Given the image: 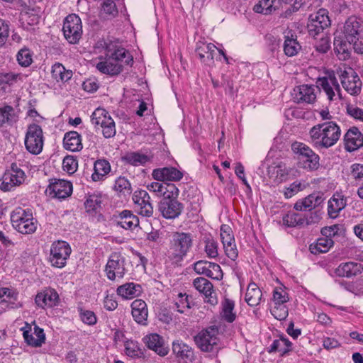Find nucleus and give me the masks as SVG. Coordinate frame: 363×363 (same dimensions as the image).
<instances>
[{
    "label": "nucleus",
    "mask_w": 363,
    "mask_h": 363,
    "mask_svg": "<svg viewBox=\"0 0 363 363\" xmlns=\"http://www.w3.org/2000/svg\"><path fill=\"white\" fill-rule=\"evenodd\" d=\"M318 86L303 84L294 89V99L297 103L313 104L316 99L318 88L322 89L330 101L335 99L336 93L340 98V87L334 72H328L326 77L317 81Z\"/></svg>",
    "instance_id": "f257e3e1"
},
{
    "label": "nucleus",
    "mask_w": 363,
    "mask_h": 363,
    "mask_svg": "<svg viewBox=\"0 0 363 363\" xmlns=\"http://www.w3.org/2000/svg\"><path fill=\"white\" fill-rule=\"evenodd\" d=\"M309 142L318 150L328 149L340 140L341 130L333 121H327L313 126L308 133Z\"/></svg>",
    "instance_id": "f03ea898"
},
{
    "label": "nucleus",
    "mask_w": 363,
    "mask_h": 363,
    "mask_svg": "<svg viewBox=\"0 0 363 363\" xmlns=\"http://www.w3.org/2000/svg\"><path fill=\"white\" fill-rule=\"evenodd\" d=\"M342 32L345 39L352 45L354 51L363 53V21L350 16L345 21Z\"/></svg>",
    "instance_id": "7ed1b4c3"
},
{
    "label": "nucleus",
    "mask_w": 363,
    "mask_h": 363,
    "mask_svg": "<svg viewBox=\"0 0 363 363\" xmlns=\"http://www.w3.org/2000/svg\"><path fill=\"white\" fill-rule=\"evenodd\" d=\"M291 150L297 156L298 164L301 167L308 170H316L319 167L320 157L307 145L295 142L291 145Z\"/></svg>",
    "instance_id": "20e7f679"
},
{
    "label": "nucleus",
    "mask_w": 363,
    "mask_h": 363,
    "mask_svg": "<svg viewBox=\"0 0 363 363\" xmlns=\"http://www.w3.org/2000/svg\"><path fill=\"white\" fill-rule=\"evenodd\" d=\"M13 227L22 234H32L37 229V221L32 213L22 208H16L11 215Z\"/></svg>",
    "instance_id": "39448f33"
},
{
    "label": "nucleus",
    "mask_w": 363,
    "mask_h": 363,
    "mask_svg": "<svg viewBox=\"0 0 363 363\" xmlns=\"http://www.w3.org/2000/svg\"><path fill=\"white\" fill-rule=\"evenodd\" d=\"M26 150L33 155L40 154L43 147L44 136L41 127L37 124L28 125L24 140Z\"/></svg>",
    "instance_id": "423d86ee"
},
{
    "label": "nucleus",
    "mask_w": 363,
    "mask_h": 363,
    "mask_svg": "<svg viewBox=\"0 0 363 363\" xmlns=\"http://www.w3.org/2000/svg\"><path fill=\"white\" fill-rule=\"evenodd\" d=\"M62 31L65 39L71 44L77 43L82 35V24L76 14L68 15L63 23Z\"/></svg>",
    "instance_id": "0eeeda50"
},
{
    "label": "nucleus",
    "mask_w": 363,
    "mask_h": 363,
    "mask_svg": "<svg viewBox=\"0 0 363 363\" xmlns=\"http://www.w3.org/2000/svg\"><path fill=\"white\" fill-rule=\"evenodd\" d=\"M91 122L95 125L102 128V133L106 138H110L116 135L115 123L108 113L104 108H96L91 115Z\"/></svg>",
    "instance_id": "6e6552de"
},
{
    "label": "nucleus",
    "mask_w": 363,
    "mask_h": 363,
    "mask_svg": "<svg viewBox=\"0 0 363 363\" xmlns=\"http://www.w3.org/2000/svg\"><path fill=\"white\" fill-rule=\"evenodd\" d=\"M24 180V172L16 164H12L11 169L6 170L0 179V189L4 191H11L13 188L21 185Z\"/></svg>",
    "instance_id": "1a4fd4ad"
},
{
    "label": "nucleus",
    "mask_w": 363,
    "mask_h": 363,
    "mask_svg": "<svg viewBox=\"0 0 363 363\" xmlns=\"http://www.w3.org/2000/svg\"><path fill=\"white\" fill-rule=\"evenodd\" d=\"M191 235L185 233H175L171 244V253L174 259H182L191 247Z\"/></svg>",
    "instance_id": "9d476101"
},
{
    "label": "nucleus",
    "mask_w": 363,
    "mask_h": 363,
    "mask_svg": "<svg viewBox=\"0 0 363 363\" xmlns=\"http://www.w3.org/2000/svg\"><path fill=\"white\" fill-rule=\"evenodd\" d=\"M71 253V248L65 241L55 242L50 249V262L55 267L62 268Z\"/></svg>",
    "instance_id": "9b49d317"
},
{
    "label": "nucleus",
    "mask_w": 363,
    "mask_h": 363,
    "mask_svg": "<svg viewBox=\"0 0 363 363\" xmlns=\"http://www.w3.org/2000/svg\"><path fill=\"white\" fill-rule=\"evenodd\" d=\"M340 72L341 84L345 91L351 95L359 94L362 83L357 74L352 68L344 71L340 70Z\"/></svg>",
    "instance_id": "f8f14e48"
},
{
    "label": "nucleus",
    "mask_w": 363,
    "mask_h": 363,
    "mask_svg": "<svg viewBox=\"0 0 363 363\" xmlns=\"http://www.w3.org/2000/svg\"><path fill=\"white\" fill-rule=\"evenodd\" d=\"M107 278L111 281L116 278H123L125 269L124 259L119 253L114 252L111 255L105 267Z\"/></svg>",
    "instance_id": "ddd939ff"
},
{
    "label": "nucleus",
    "mask_w": 363,
    "mask_h": 363,
    "mask_svg": "<svg viewBox=\"0 0 363 363\" xmlns=\"http://www.w3.org/2000/svg\"><path fill=\"white\" fill-rule=\"evenodd\" d=\"M330 25V20L325 9H319L315 14L310 16L308 29L309 34L315 37Z\"/></svg>",
    "instance_id": "4468645a"
},
{
    "label": "nucleus",
    "mask_w": 363,
    "mask_h": 363,
    "mask_svg": "<svg viewBox=\"0 0 363 363\" xmlns=\"http://www.w3.org/2000/svg\"><path fill=\"white\" fill-rule=\"evenodd\" d=\"M135 211L144 217H151L153 214V206L150 196L144 190L136 191L133 196Z\"/></svg>",
    "instance_id": "2eb2a0df"
},
{
    "label": "nucleus",
    "mask_w": 363,
    "mask_h": 363,
    "mask_svg": "<svg viewBox=\"0 0 363 363\" xmlns=\"http://www.w3.org/2000/svg\"><path fill=\"white\" fill-rule=\"evenodd\" d=\"M194 269L199 274L216 280H220L223 275L219 264L205 260L196 262L194 265Z\"/></svg>",
    "instance_id": "dca6fc26"
},
{
    "label": "nucleus",
    "mask_w": 363,
    "mask_h": 363,
    "mask_svg": "<svg viewBox=\"0 0 363 363\" xmlns=\"http://www.w3.org/2000/svg\"><path fill=\"white\" fill-rule=\"evenodd\" d=\"M184 208L183 204L177 199H162L159 203V211L167 219H174L179 216Z\"/></svg>",
    "instance_id": "f3484780"
},
{
    "label": "nucleus",
    "mask_w": 363,
    "mask_h": 363,
    "mask_svg": "<svg viewBox=\"0 0 363 363\" xmlns=\"http://www.w3.org/2000/svg\"><path fill=\"white\" fill-rule=\"evenodd\" d=\"M152 176L157 181L179 182L183 178L184 174L176 167H165L154 169Z\"/></svg>",
    "instance_id": "a211bd4d"
},
{
    "label": "nucleus",
    "mask_w": 363,
    "mask_h": 363,
    "mask_svg": "<svg viewBox=\"0 0 363 363\" xmlns=\"http://www.w3.org/2000/svg\"><path fill=\"white\" fill-rule=\"evenodd\" d=\"M216 330L214 328L201 331L195 337L197 346L204 352H210L217 344Z\"/></svg>",
    "instance_id": "6ab92c4d"
},
{
    "label": "nucleus",
    "mask_w": 363,
    "mask_h": 363,
    "mask_svg": "<svg viewBox=\"0 0 363 363\" xmlns=\"http://www.w3.org/2000/svg\"><path fill=\"white\" fill-rule=\"evenodd\" d=\"M35 301L42 308H52L59 304L60 297L55 289L49 288L38 293Z\"/></svg>",
    "instance_id": "aec40b11"
},
{
    "label": "nucleus",
    "mask_w": 363,
    "mask_h": 363,
    "mask_svg": "<svg viewBox=\"0 0 363 363\" xmlns=\"http://www.w3.org/2000/svg\"><path fill=\"white\" fill-rule=\"evenodd\" d=\"M48 191L49 194L54 198L65 199L71 195L72 184L68 181L58 179L49 185Z\"/></svg>",
    "instance_id": "412c9836"
},
{
    "label": "nucleus",
    "mask_w": 363,
    "mask_h": 363,
    "mask_svg": "<svg viewBox=\"0 0 363 363\" xmlns=\"http://www.w3.org/2000/svg\"><path fill=\"white\" fill-rule=\"evenodd\" d=\"M345 150L352 152L363 145V135L356 127L350 128L344 138Z\"/></svg>",
    "instance_id": "4be33fe9"
},
{
    "label": "nucleus",
    "mask_w": 363,
    "mask_h": 363,
    "mask_svg": "<svg viewBox=\"0 0 363 363\" xmlns=\"http://www.w3.org/2000/svg\"><path fill=\"white\" fill-rule=\"evenodd\" d=\"M216 50V46L212 43L199 42L196 44V53L203 63L209 66L213 64Z\"/></svg>",
    "instance_id": "5701e85b"
},
{
    "label": "nucleus",
    "mask_w": 363,
    "mask_h": 363,
    "mask_svg": "<svg viewBox=\"0 0 363 363\" xmlns=\"http://www.w3.org/2000/svg\"><path fill=\"white\" fill-rule=\"evenodd\" d=\"M19 21L25 29L29 30L39 23V10L35 8H24L20 13Z\"/></svg>",
    "instance_id": "b1692460"
},
{
    "label": "nucleus",
    "mask_w": 363,
    "mask_h": 363,
    "mask_svg": "<svg viewBox=\"0 0 363 363\" xmlns=\"http://www.w3.org/2000/svg\"><path fill=\"white\" fill-rule=\"evenodd\" d=\"M143 341L146 346L155 351L160 356H165L168 353V349L164 347L163 338L156 333L146 335L143 338Z\"/></svg>",
    "instance_id": "393cba45"
},
{
    "label": "nucleus",
    "mask_w": 363,
    "mask_h": 363,
    "mask_svg": "<svg viewBox=\"0 0 363 363\" xmlns=\"http://www.w3.org/2000/svg\"><path fill=\"white\" fill-rule=\"evenodd\" d=\"M363 272L362 264L354 262L341 263L335 271L337 276L340 277H351L357 276Z\"/></svg>",
    "instance_id": "a878e982"
},
{
    "label": "nucleus",
    "mask_w": 363,
    "mask_h": 363,
    "mask_svg": "<svg viewBox=\"0 0 363 363\" xmlns=\"http://www.w3.org/2000/svg\"><path fill=\"white\" fill-rule=\"evenodd\" d=\"M132 315L139 324L145 325L148 316L146 303L141 299H135L131 303Z\"/></svg>",
    "instance_id": "bb28decb"
},
{
    "label": "nucleus",
    "mask_w": 363,
    "mask_h": 363,
    "mask_svg": "<svg viewBox=\"0 0 363 363\" xmlns=\"http://www.w3.org/2000/svg\"><path fill=\"white\" fill-rule=\"evenodd\" d=\"M172 351L177 357L182 359L185 363L192 362L194 360L195 356L193 349L182 342H174Z\"/></svg>",
    "instance_id": "cd10ccee"
},
{
    "label": "nucleus",
    "mask_w": 363,
    "mask_h": 363,
    "mask_svg": "<svg viewBox=\"0 0 363 363\" xmlns=\"http://www.w3.org/2000/svg\"><path fill=\"white\" fill-rule=\"evenodd\" d=\"M106 57H109L110 60H113L116 62L126 65L132 63L133 60V57L129 52L121 47L116 48L114 49L108 48Z\"/></svg>",
    "instance_id": "c85d7f7f"
},
{
    "label": "nucleus",
    "mask_w": 363,
    "mask_h": 363,
    "mask_svg": "<svg viewBox=\"0 0 363 363\" xmlns=\"http://www.w3.org/2000/svg\"><path fill=\"white\" fill-rule=\"evenodd\" d=\"M64 147L72 152L80 151L83 148L81 135L77 131H69L65 134Z\"/></svg>",
    "instance_id": "c756f323"
},
{
    "label": "nucleus",
    "mask_w": 363,
    "mask_h": 363,
    "mask_svg": "<svg viewBox=\"0 0 363 363\" xmlns=\"http://www.w3.org/2000/svg\"><path fill=\"white\" fill-rule=\"evenodd\" d=\"M116 292L123 299H132L140 295L142 287L140 284L129 282L119 286Z\"/></svg>",
    "instance_id": "7c9ffc66"
},
{
    "label": "nucleus",
    "mask_w": 363,
    "mask_h": 363,
    "mask_svg": "<svg viewBox=\"0 0 363 363\" xmlns=\"http://www.w3.org/2000/svg\"><path fill=\"white\" fill-rule=\"evenodd\" d=\"M323 201V199L320 196L312 194L303 199L298 201L294 205V208L301 211H311L320 205Z\"/></svg>",
    "instance_id": "2f4dec72"
},
{
    "label": "nucleus",
    "mask_w": 363,
    "mask_h": 363,
    "mask_svg": "<svg viewBox=\"0 0 363 363\" xmlns=\"http://www.w3.org/2000/svg\"><path fill=\"white\" fill-rule=\"evenodd\" d=\"M139 225V219L130 211L124 210L117 218V225L125 230L132 229Z\"/></svg>",
    "instance_id": "473e14b6"
},
{
    "label": "nucleus",
    "mask_w": 363,
    "mask_h": 363,
    "mask_svg": "<svg viewBox=\"0 0 363 363\" xmlns=\"http://www.w3.org/2000/svg\"><path fill=\"white\" fill-rule=\"evenodd\" d=\"M123 66V65L116 62L114 60H110L109 57H107L105 62H100L97 63L96 68L101 73L110 75H117L122 71Z\"/></svg>",
    "instance_id": "72a5a7b5"
},
{
    "label": "nucleus",
    "mask_w": 363,
    "mask_h": 363,
    "mask_svg": "<svg viewBox=\"0 0 363 363\" xmlns=\"http://www.w3.org/2000/svg\"><path fill=\"white\" fill-rule=\"evenodd\" d=\"M262 296V291L255 283H250L245 294V301L250 306H257L259 304Z\"/></svg>",
    "instance_id": "f704fd0d"
},
{
    "label": "nucleus",
    "mask_w": 363,
    "mask_h": 363,
    "mask_svg": "<svg viewBox=\"0 0 363 363\" xmlns=\"http://www.w3.org/2000/svg\"><path fill=\"white\" fill-rule=\"evenodd\" d=\"M52 77L57 82H66L72 77V71L67 69L61 63L57 62L52 67Z\"/></svg>",
    "instance_id": "c9c22d12"
},
{
    "label": "nucleus",
    "mask_w": 363,
    "mask_h": 363,
    "mask_svg": "<svg viewBox=\"0 0 363 363\" xmlns=\"http://www.w3.org/2000/svg\"><path fill=\"white\" fill-rule=\"evenodd\" d=\"M345 201L342 196L334 195L329 201L328 206V214L331 218L337 217L338 213L345 208Z\"/></svg>",
    "instance_id": "e433bc0d"
},
{
    "label": "nucleus",
    "mask_w": 363,
    "mask_h": 363,
    "mask_svg": "<svg viewBox=\"0 0 363 363\" xmlns=\"http://www.w3.org/2000/svg\"><path fill=\"white\" fill-rule=\"evenodd\" d=\"M276 1L277 0H258L253 7V11L257 13L271 14L276 9Z\"/></svg>",
    "instance_id": "4c0bfd02"
},
{
    "label": "nucleus",
    "mask_w": 363,
    "mask_h": 363,
    "mask_svg": "<svg viewBox=\"0 0 363 363\" xmlns=\"http://www.w3.org/2000/svg\"><path fill=\"white\" fill-rule=\"evenodd\" d=\"M111 170V166L108 161L99 160L94 163V173L91 177L94 181L100 180L104 175L107 174Z\"/></svg>",
    "instance_id": "58836bf2"
},
{
    "label": "nucleus",
    "mask_w": 363,
    "mask_h": 363,
    "mask_svg": "<svg viewBox=\"0 0 363 363\" xmlns=\"http://www.w3.org/2000/svg\"><path fill=\"white\" fill-rule=\"evenodd\" d=\"M333 244L334 242L331 238L323 236L317 240L314 246L311 245L310 249L312 253H325L330 249Z\"/></svg>",
    "instance_id": "ea45409f"
},
{
    "label": "nucleus",
    "mask_w": 363,
    "mask_h": 363,
    "mask_svg": "<svg viewBox=\"0 0 363 363\" xmlns=\"http://www.w3.org/2000/svg\"><path fill=\"white\" fill-rule=\"evenodd\" d=\"M234 306V302L228 298H225L222 303L221 315L228 323H232L235 319L236 315L233 313Z\"/></svg>",
    "instance_id": "a19ab883"
},
{
    "label": "nucleus",
    "mask_w": 363,
    "mask_h": 363,
    "mask_svg": "<svg viewBox=\"0 0 363 363\" xmlns=\"http://www.w3.org/2000/svg\"><path fill=\"white\" fill-rule=\"evenodd\" d=\"M113 189L120 196H123L130 195L132 192L131 184L124 177H120L116 180Z\"/></svg>",
    "instance_id": "79ce46f5"
},
{
    "label": "nucleus",
    "mask_w": 363,
    "mask_h": 363,
    "mask_svg": "<svg viewBox=\"0 0 363 363\" xmlns=\"http://www.w3.org/2000/svg\"><path fill=\"white\" fill-rule=\"evenodd\" d=\"M301 48V47L296 38H294L293 35L291 38L286 36L284 43V51L287 56L292 57L296 55Z\"/></svg>",
    "instance_id": "37998d69"
},
{
    "label": "nucleus",
    "mask_w": 363,
    "mask_h": 363,
    "mask_svg": "<svg viewBox=\"0 0 363 363\" xmlns=\"http://www.w3.org/2000/svg\"><path fill=\"white\" fill-rule=\"evenodd\" d=\"M291 346V342L284 337H281L278 340H274L271 348L270 352H278L283 355L290 350Z\"/></svg>",
    "instance_id": "c03bdc74"
},
{
    "label": "nucleus",
    "mask_w": 363,
    "mask_h": 363,
    "mask_svg": "<svg viewBox=\"0 0 363 363\" xmlns=\"http://www.w3.org/2000/svg\"><path fill=\"white\" fill-rule=\"evenodd\" d=\"M194 287L205 296H210L213 292V284L203 277H198L194 280Z\"/></svg>",
    "instance_id": "a18cd8bd"
},
{
    "label": "nucleus",
    "mask_w": 363,
    "mask_h": 363,
    "mask_svg": "<svg viewBox=\"0 0 363 363\" xmlns=\"http://www.w3.org/2000/svg\"><path fill=\"white\" fill-rule=\"evenodd\" d=\"M283 223L288 227L303 225L306 220L300 214L295 212H289L283 217Z\"/></svg>",
    "instance_id": "49530a36"
},
{
    "label": "nucleus",
    "mask_w": 363,
    "mask_h": 363,
    "mask_svg": "<svg viewBox=\"0 0 363 363\" xmlns=\"http://www.w3.org/2000/svg\"><path fill=\"white\" fill-rule=\"evenodd\" d=\"M17 293L9 288H0V303L8 302L11 305V308L18 307L15 305L14 301L16 300Z\"/></svg>",
    "instance_id": "de8ad7c7"
},
{
    "label": "nucleus",
    "mask_w": 363,
    "mask_h": 363,
    "mask_svg": "<svg viewBox=\"0 0 363 363\" xmlns=\"http://www.w3.org/2000/svg\"><path fill=\"white\" fill-rule=\"evenodd\" d=\"M220 235L223 247L235 244L232 229L229 225H222Z\"/></svg>",
    "instance_id": "09e8293b"
},
{
    "label": "nucleus",
    "mask_w": 363,
    "mask_h": 363,
    "mask_svg": "<svg viewBox=\"0 0 363 363\" xmlns=\"http://www.w3.org/2000/svg\"><path fill=\"white\" fill-rule=\"evenodd\" d=\"M125 352L131 357H141L143 354L137 342L128 340L125 343Z\"/></svg>",
    "instance_id": "8fccbe9b"
},
{
    "label": "nucleus",
    "mask_w": 363,
    "mask_h": 363,
    "mask_svg": "<svg viewBox=\"0 0 363 363\" xmlns=\"http://www.w3.org/2000/svg\"><path fill=\"white\" fill-rule=\"evenodd\" d=\"M269 177L273 178L274 182H281L286 179L287 172L281 165L270 167L268 170Z\"/></svg>",
    "instance_id": "3c124183"
},
{
    "label": "nucleus",
    "mask_w": 363,
    "mask_h": 363,
    "mask_svg": "<svg viewBox=\"0 0 363 363\" xmlns=\"http://www.w3.org/2000/svg\"><path fill=\"white\" fill-rule=\"evenodd\" d=\"M125 159L128 162L135 166L144 164L149 161V157L147 155L138 152L128 154Z\"/></svg>",
    "instance_id": "603ef678"
},
{
    "label": "nucleus",
    "mask_w": 363,
    "mask_h": 363,
    "mask_svg": "<svg viewBox=\"0 0 363 363\" xmlns=\"http://www.w3.org/2000/svg\"><path fill=\"white\" fill-rule=\"evenodd\" d=\"M18 64L22 67H28L33 62L32 55L28 49L23 48L16 55Z\"/></svg>",
    "instance_id": "864d4df0"
},
{
    "label": "nucleus",
    "mask_w": 363,
    "mask_h": 363,
    "mask_svg": "<svg viewBox=\"0 0 363 363\" xmlns=\"http://www.w3.org/2000/svg\"><path fill=\"white\" fill-rule=\"evenodd\" d=\"M179 190L175 184L172 183H167L164 189L162 192V199L173 200L177 199Z\"/></svg>",
    "instance_id": "5fc2aeb1"
},
{
    "label": "nucleus",
    "mask_w": 363,
    "mask_h": 363,
    "mask_svg": "<svg viewBox=\"0 0 363 363\" xmlns=\"http://www.w3.org/2000/svg\"><path fill=\"white\" fill-rule=\"evenodd\" d=\"M205 252L210 258H216L218 255V242L212 238H208L205 241Z\"/></svg>",
    "instance_id": "6e6d98bb"
},
{
    "label": "nucleus",
    "mask_w": 363,
    "mask_h": 363,
    "mask_svg": "<svg viewBox=\"0 0 363 363\" xmlns=\"http://www.w3.org/2000/svg\"><path fill=\"white\" fill-rule=\"evenodd\" d=\"M101 201L97 196L91 195L84 203L85 208L89 213H94L101 208Z\"/></svg>",
    "instance_id": "4d7b16f0"
},
{
    "label": "nucleus",
    "mask_w": 363,
    "mask_h": 363,
    "mask_svg": "<svg viewBox=\"0 0 363 363\" xmlns=\"http://www.w3.org/2000/svg\"><path fill=\"white\" fill-rule=\"evenodd\" d=\"M272 315L279 320H283L288 316V308L285 304H274L271 310Z\"/></svg>",
    "instance_id": "13d9d810"
},
{
    "label": "nucleus",
    "mask_w": 363,
    "mask_h": 363,
    "mask_svg": "<svg viewBox=\"0 0 363 363\" xmlns=\"http://www.w3.org/2000/svg\"><path fill=\"white\" fill-rule=\"evenodd\" d=\"M334 45L335 51L340 60H345L350 57V52L346 43L335 41Z\"/></svg>",
    "instance_id": "bf43d9fd"
},
{
    "label": "nucleus",
    "mask_w": 363,
    "mask_h": 363,
    "mask_svg": "<svg viewBox=\"0 0 363 363\" xmlns=\"http://www.w3.org/2000/svg\"><path fill=\"white\" fill-rule=\"evenodd\" d=\"M78 162L73 156H66L62 161L63 169L69 174H73L77 169Z\"/></svg>",
    "instance_id": "052dcab7"
},
{
    "label": "nucleus",
    "mask_w": 363,
    "mask_h": 363,
    "mask_svg": "<svg viewBox=\"0 0 363 363\" xmlns=\"http://www.w3.org/2000/svg\"><path fill=\"white\" fill-rule=\"evenodd\" d=\"M288 294L281 288H276L273 291V302L274 304H285L289 301Z\"/></svg>",
    "instance_id": "680f3d73"
},
{
    "label": "nucleus",
    "mask_w": 363,
    "mask_h": 363,
    "mask_svg": "<svg viewBox=\"0 0 363 363\" xmlns=\"http://www.w3.org/2000/svg\"><path fill=\"white\" fill-rule=\"evenodd\" d=\"M79 311L80 318L83 323L89 325H93L96 324L97 319L95 313L93 311L89 310H84L82 308H79Z\"/></svg>",
    "instance_id": "e2e57ef3"
},
{
    "label": "nucleus",
    "mask_w": 363,
    "mask_h": 363,
    "mask_svg": "<svg viewBox=\"0 0 363 363\" xmlns=\"http://www.w3.org/2000/svg\"><path fill=\"white\" fill-rule=\"evenodd\" d=\"M305 188V185L301 182L296 181L292 183L289 187L286 188L284 194L286 199L292 197L298 192L302 191Z\"/></svg>",
    "instance_id": "0e129e2a"
},
{
    "label": "nucleus",
    "mask_w": 363,
    "mask_h": 363,
    "mask_svg": "<svg viewBox=\"0 0 363 363\" xmlns=\"http://www.w3.org/2000/svg\"><path fill=\"white\" fill-rule=\"evenodd\" d=\"M174 306L179 313H184L185 309L190 308L188 296L180 293L179 294V299L175 302Z\"/></svg>",
    "instance_id": "69168bd1"
},
{
    "label": "nucleus",
    "mask_w": 363,
    "mask_h": 363,
    "mask_svg": "<svg viewBox=\"0 0 363 363\" xmlns=\"http://www.w3.org/2000/svg\"><path fill=\"white\" fill-rule=\"evenodd\" d=\"M350 174L357 182H363V164L355 163L350 167Z\"/></svg>",
    "instance_id": "338daca9"
},
{
    "label": "nucleus",
    "mask_w": 363,
    "mask_h": 363,
    "mask_svg": "<svg viewBox=\"0 0 363 363\" xmlns=\"http://www.w3.org/2000/svg\"><path fill=\"white\" fill-rule=\"evenodd\" d=\"M347 113L355 119L363 121V110L352 104H347Z\"/></svg>",
    "instance_id": "774afa93"
}]
</instances>
